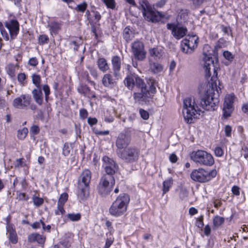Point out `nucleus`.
Masks as SVG:
<instances>
[{
    "instance_id": "obj_53",
    "label": "nucleus",
    "mask_w": 248,
    "mask_h": 248,
    "mask_svg": "<svg viewBox=\"0 0 248 248\" xmlns=\"http://www.w3.org/2000/svg\"><path fill=\"white\" fill-rule=\"evenodd\" d=\"M70 246V245L68 243L63 242L57 245H55L53 248H69Z\"/></svg>"
},
{
    "instance_id": "obj_16",
    "label": "nucleus",
    "mask_w": 248,
    "mask_h": 248,
    "mask_svg": "<svg viewBox=\"0 0 248 248\" xmlns=\"http://www.w3.org/2000/svg\"><path fill=\"white\" fill-rule=\"evenodd\" d=\"M31 97L29 95L22 94L14 100L13 106L19 109H27L30 105Z\"/></svg>"
},
{
    "instance_id": "obj_62",
    "label": "nucleus",
    "mask_w": 248,
    "mask_h": 248,
    "mask_svg": "<svg viewBox=\"0 0 248 248\" xmlns=\"http://www.w3.org/2000/svg\"><path fill=\"white\" fill-rule=\"evenodd\" d=\"M150 90L152 92V93H155V80L154 79H150Z\"/></svg>"
},
{
    "instance_id": "obj_50",
    "label": "nucleus",
    "mask_w": 248,
    "mask_h": 248,
    "mask_svg": "<svg viewBox=\"0 0 248 248\" xmlns=\"http://www.w3.org/2000/svg\"><path fill=\"white\" fill-rule=\"evenodd\" d=\"M78 90L80 93L86 95L90 91L89 88L86 86H81L78 88Z\"/></svg>"
},
{
    "instance_id": "obj_41",
    "label": "nucleus",
    "mask_w": 248,
    "mask_h": 248,
    "mask_svg": "<svg viewBox=\"0 0 248 248\" xmlns=\"http://www.w3.org/2000/svg\"><path fill=\"white\" fill-rule=\"evenodd\" d=\"M87 7V4L86 2H83L81 4H78L76 7L75 9L80 12H84Z\"/></svg>"
},
{
    "instance_id": "obj_52",
    "label": "nucleus",
    "mask_w": 248,
    "mask_h": 248,
    "mask_svg": "<svg viewBox=\"0 0 248 248\" xmlns=\"http://www.w3.org/2000/svg\"><path fill=\"white\" fill-rule=\"evenodd\" d=\"M88 112L85 108H81L79 110V116L81 119L85 120L87 118Z\"/></svg>"
},
{
    "instance_id": "obj_51",
    "label": "nucleus",
    "mask_w": 248,
    "mask_h": 248,
    "mask_svg": "<svg viewBox=\"0 0 248 248\" xmlns=\"http://www.w3.org/2000/svg\"><path fill=\"white\" fill-rule=\"evenodd\" d=\"M41 226H45V223L42 220H40L39 221L35 222L31 224V227L34 229L40 228Z\"/></svg>"
},
{
    "instance_id": "obj_23",
    "label": "nucleus",
    "mask_w": 248,
    "mask_h": 248,
    "mask_svg": "<svg viewBox=\"0 0 248 248\" xmlns=\"http://www.w3.org/2000/svg\"><path fill=\"white\" fill-rule=\"evenodd\" d=\"M31 93L35 102L39 106L42 105L44 102V97L41 88H35Z\"/></svg>"
},
{
    "instance_id": "obj_24",
    "label": "nucleus",
    "mask_w": 248,
    "mask_h": 248,
    "mask_svg": "<svg viewBox=\"0 0 248 248\" xmlns=\"http://www.w3.org/2000/svg\"><path fill=\"white\" fill-rule=\"evenodd\" d=\"M28 241L31 243L37 242L39 244H44L46 241V237L39 233H32L29 236Z\"/></svg>"
},
{
    "instance_id": "obj_19",
    "label": "nucleus",
    "mask_w": 248,
    "mask_h": 248,
    "mask_svg": "<svg viewBox=\"0 0 248 248\" xmlns=\"http://www.w3.org/2000/svg\"><path fill=\"white\" fill-rule=\"evenodd\" d=\"M111 63L113 75L116 78H120V70L121 68V60L120 57L114 56L112 57Z\"/></svg>"
},
{
    "instance_id": "obj_56",
    "label": "nucleus",
    "mask_w": 248,
    "mask_h": 248,
    "mask_svg": "<svg viewBox=\"0 0 248 248\" xmlns=\"http://www.w3.org/2000/svg\"><path fill=\"white\" fill-rule=\"evenodd\" d=\"M87 122L91 126H92L97 123L98 120L96 118L89 117L87 120Z\"/></svg>"
},
{
    "instance_id": "obj_55",
    "label": "nucleus",
    "mask_w": 248,
    "mask_h": 248,
    "mask_svg": "<svg viewBox=\"0 0 248 248\" xmlns=\"http://www.w3.org/2000/svg\"><path fill=\"white\" fill-rule=\"evenodd\" d=\"M240 188L237 186H233L232 187L231 191L232 193L235 196H239L240 195Z\"/></svg>"
},
{
    "instance_id": "obj_39",
    "label": "nucleus",
    "mask_w": 248,
    "mask_h": 248,
    "mask_svg": "<svg viewBox=\"0 0 248 248\" xmlns=\"http://www.w3.org/2000/svg\"><path fill=\"white\" fill-rule=\"evenodd\" d=\"M17 199L19 201H28L29 199L28 195L25 193L20 192L17 191L16 192Z\"/></svg>"
},
{
    "instance_id": "obj_10",
    "label": "nucleus",
    "mask_w": 248,
    "mask_h": 248,
    "mask_svg": "<svg viewBox=\"0 0 248 248\" xmlns=\"http://www.w3.org/2000/svg\"><path fill=\"white\" fill-rule=\"evenodd\" d=\"M140 3L143 11V15L146 20L152 22H157L160 20L159 13L152 10L151 5L147 0H142Z\"/></svg>"
},
{
    "instance_id": "obj_9",
    "label": "nucleus",
    "mask_w": 248,
    "mask_h": 248,
    "mask_svg": "<svg viewBox=\"0 0 248 248\" xmlns=\"http://www.w3.org/2000/svg\"><path fill=\"white\" fill-rule=\"evenodd\" d=\"M118 156L126 163H133L139 157V151L134 147H128L116 151Z\"/></svg>"
},
{
    "instance_id": "obj_5",
    "label": "nucleus",
    "mask_w": 248,
    "mask_h": 248,
    "mask_svg": "<svg viewBox=\"0 0 248 248\" xmlns=\"http://www.w3.org/2000/svg\"><path fill=\"white\" fill-rule=\"evenodd\" d=\"M184 108L183 113L186 121L191 123L193 119L197 118L201 110L198 108L194 100L191 97L185 98L183 101Z\"/></svg>"
},
{
    "instance_id": "obj_32",
    "label": "nucleus",
    "mask_w": 248,
    "mask_h": 248,
    "mask_svg": "<svg viewBox=\"0 0 248 248\" xmlns=\"http://www.w3.org/2000/svg\"><path fill=\"white\" fill-rule=\"evenodd\" d=\"M123 37L127 42L132 39L133 37V32L129 27H127L124 29L123 31Z\"/></svg>"
},
{
    "instance_id": "obj_15",
    "label": "nucleus",
    "mask_w": 248,
    "mask_h": 248,
    "mask_svg": "<svg viewBox=\"0 0 248 248\" xmlns=\"http://www.w3.org/2000/svg\"><path fill=\"white\" fill-rule=\"evenodd\" d=\"M131 134L128 130L121 132L117 136L116 140V146L117 148V151L126 148L131 141Z\"/></svg>"
},
{
    "instance_id": "obj_64",
    "label": "nucleus",
    "mask_w": 248,
    "mask_h": 248,
    "mask_svg": "<svg viewBox=\"0 0 248 248\" xmlns=\"http://www.w3.org/2000/svg\"><path fill=\"white\" fill-rule=\"evenodd\" d=\"M242 110L244 113L248 114V103L243 104Z\"/></svg>"
},
{
    "instance_id": "obj_31",
    "label": "nucleus",
    "mask_w": 248,
    "mask_h": 248,
    "mask_svg": "<svg viewBox=\"0 0 248 248\" xmlns=\"http://www.w3.org/2000/svg\"><path fill=\"white\" fill-rule=\"evenodd\" d=\"M32 81L33 84L36 86V88H41V76L39 75L33 74L31 76Z\"/></svg>"
},
{
    "instance_id": "obj_44",
    "label": "nucleus",
    "mask_w": 248,
    "mask_h": 248,
    "mask_svg": "<svg viewBox=\"0 0 248 248\" xmlns=\"http://www.w3.org/2000/svg\"><path fill=\"white\" fill-rule=\"evenodd\" d=\"M26 79V76L23 73H20L17 76V80L20 84L22 85H25Z\"/></svg>"
},
{
    "instance_id": "obj_37",
    "label": "nucleus",
    "mask_w": 248,
    "mask_h": 248,
    "mask_svg": "<svg viewBox=\"0 0 248 248\" xmlns=\"http://www.w3.org/2000/svg\"><path fill=\"white\" fill-rule=\"evenodd\" d=\"M42 90L45 93L46 101L47 102L49 99V95L50 93L49 87L47 84L44 85L42 87Z\"/></svg>"
},
{
    "instance_id": "obj_58",
    "label": "nucleus",
    "mask_w": 248,
    "mask_h": 248,
    "mask_svg": "<svg viewBox=\"0 0 248 248\" xmlns=\"http://www.w3.org/2000/svg\"><path fill=\"white\" fill-rule=\"evenodd\" d=\"M94 133L96 135L98 136L100 135H108L109 133V131L108 130H105V131H98L96 130L94 131Z\"/></svg>"
},
{
    "instance_id": "obj_2",
    "label": "nucleus",
    "mask_w": 248,
    "mask_h": 248,
    "mask_svg": "<svg viewBox=\"0 0 248 248\" xmlns=\"http://www.w3.org/2000/svg\"><path fill=\"white\" fill-rule=\"evenodd\" d=\"M124 84L129 90H132L135 86L140 89V92L134 93L133 97L136 102L144 101L149 97L150 93L146 88V84L137 74H128L124 80Z\"/></svg>"
},
{
    "instance_id": "obj_36",
    "label": "nucleus",
    "mask_w": 248,
    "mask_h": 248,
    "mask_svg": "<svg viewBox=\"0 0 248 248\" xmlns=\"http://www.w3.org/2000/svg\"><path fill=\"white\" fill-rule=\"evenodd\" d=\"M32 201L34 204L37 207L40 206L44 203V199L36 196H33Z\"/></svg>"
},
{
    "instance_id": "obj_61",
    "label": "nucleus",
    "mask_w": 248,
    "mask_h": 248,
    "mask_svg": "<svg viewBox=\"0 0 248 248\" xmlns=\"http://www.w3.org/2000/svg\"><path fill=\"white\" fill-rule=\"evenodd\" d=\"M7 74L11 77H14L15 76V70L12 68L9 67L7 69Z\"/></svg>"
},
{
    "instance_id": "obj_6",
    "label": "nucleus",
    "mask_w": 248,
    "mask_h": 248,
    "mask_svg": "<svg viewBox=\"0 0 248 248\" xmlns=\"http://www.w3.org/2000/svg\"><path fill=\"white\" fill-rule=\"evenodd\" d=\"M190 158L195 164L201 166L211 167L215 163L213 156L202 150L192 151L190 154Z\"/></svg>"
},
{
    "instance_id": "obj_59",
    "label": "nucleus",
    "mask_w": 248,
    "mask_h": 248,
    "mask_svg": "<svg viewBox=\"0 0 248 248\" xmlns=\"http://www.w3.org/2000/svg\"><path fill=\"white\" fill-rule=\"evenodd\" d=\"M224 57L227 60H230L232 59V56L231 52L226 51L223 53Z\"/></svg>"
},
{
    "instance_id": "obj_20",
    "label": "nucleus",
    "mask_w": 248,
    "mask_h": 248,
    "mask_svg": "<svg viewBox=\"0 0 248 248\" xmlns=\"http://www.w3.org/2000/svg\"><path fill=\"white\" fill-rule=\"evenodd\" d=\"M7 234H8L9 239L12 244H15L17 243L18 238L15 230L13 228V225L7 222L6 226Z\"/></svg>"
},
{
    "instance_id": "obj_28",
    "label": "nucleus",
    "mask_w": 248,
    "mask_h": 248,
    "mask_svg": "<svg viewBox=\"0 0 248 248\" xmlns=\"http://www.w3.org/2000/svg\"><path fill=\"white\" fill-rule=\"evenodd\" d=\"M150 55L156 59H160L163 54V51L158 47H154L149 50Z\"/></svg>"
},
{
    "instance_id": "obj_13",
    "label": "nucleus",
    "mask_w": 248,
    "mask_h": 248,
    "mask_svg": "<svg viewBox=\"0 0 248 248\" xmlns=\"http://www.w3.org/2000/svg\"><path fill=\"white\" fill-rule=\"evenodd\" d=\"M167 28L171 31L173 36L177 40L184 37L187 32V28L178 23H168Z\"/></svg>"
},
{
    "instance_id": "obj_3",
    "label": "nucleus",
    "mask_w": 248,
    "mask_h": 248,
    "mask_svg": "<svg viewBox=\"0 0 248 248\" xmlns=\"http://www.w3.org/2000/svg\"><path fill=\"white\" fill-rule=\"evenodd\" d=\"M130 200L126 193L120 194L113 202L109 208V213L113 217H119L125 214Z\"/></svg>"
},
{
    "instance_id": "obj_21",
    "label": "nucleus",
    "mask_w": 248,
    "mask_h": 248,
    "mask_svg": "<svg viewBox=\"0 0 248 248\" xmlns=\"http://www.w3.org/2000/svg\"><path fill=\"white\" fill-rule=\"evenodd\" d=\"M118 79L115 77L113 78L112 75L110 74H106L102 78V84L105 87H111L116 84L117 80Z\"/></svg>"
},
{
    "instance_id": "obj_26",
    "label": "nucleus",
    "mask_w": 248,
    "mask_h": 248,
    "mask_svg": "<svg viewBox=\"0 0 248 248\" xmlns=\"http://www.w3.org/2000/svg\"><path fill=\"white\" fill-rule=\"evenodd\" d=\"M150 69L154 74L158 73L163 69V66L159 63L152 62L150 63Z\"/></svg>"
},
{
    "instance_id": "obj_27",
    "label": "nucleus",
    "mask_w": 248,
    "mask_h": 248,
    "mask_svg": "<svg viewBox=\"0 0 248 248\" xmlns=\"http://www.w3.org/2000/svg\"><path fill=\"white\" fill-rule=\"evenodd\" d=\"M93 15L91 16V19H89V23L91 25L93 24H97L101 18V16L100 13L96 11H92Z\"/></svg>"
},
{
    "instance_id": "obj_45",
    "label": "nucleus",
    "mask_w": 248,
    "mask_h": 248,
    "mask_svg": "<svg viewBox=\"0 0 248 248\" xmlns=\"http://www.w3.org/2000/svg\"><path fill=\"white\" fill-rule=\"evenodd\" d=\"M24 160V159L23 158L17 159L15 167L17 168H19L25 166L26 164Z\"/></svg>"
},
{
    "instance_id": "obj_8",
    "label": "nucleus",
    "mask_w": 248,
    "mask_h": 248,
    "mask_svg": "<svg viewBox=\"0 0 248 248\" xmlns=\"http://www.w3.org/2000/svg\"><path fill=\"white\" fill-rule=\"evenodd\" d=\"M115 183L113 176L104 175L101 178L97 186L99 194L103 197L108 195L112 190Z\"/></svg>"
},
{
    "instance_id": "obj_22",
    "label": "nucleus",
    "mask_w": 248,
    "mask_h": 248,
    "mask_svg": "<svg viewBox=\"0 0 248 248\" xmlns=\"http://www.w3.org/2000/svg\"><path fill=\"white\" fill-rule=\"evenodd\" d=\"M62 24L61 22L56 21H51L48 23L47 27L49 28L50 33L51 35H56L62 30Z\"/></svg>"
},
{
    "instance_id": "obj_12",
    "label": "nucleus",
    "mask_w": 248,
    "mask_h": 248,
    "mask_svg": "<svg viewBox=\"0 0 248 248\" xmlns=\"http://www.w3.org/2000/svg\"><path fill=\"white\" fill-rule=\"evenodd\" d=\"M131 51L136 60L142 61L146 56V51L143 43L140 41H135L131 45Z\"/></svg>"
},
{
    "instance_id": "obj_17",
    "label": "nucleus",
    "mask_w": 248,
    "mask_h": 248,
    "mask_svg": "<svg viewBox=\"0 0 248 248\" xmlns=\"http://www.w3.org/2000/svg\"><path fill=\"white\" fill-rule=\"evenodd\" d=\"M105 165V170L107 175H112L118 170V166L112 159L108 156H104L102 158Z\"/></svg>"
},
{
    "instance_id": "obj_40",
    "label": "nucleus",
    "mask_w": 248,
    "mask_h": 248,
    "mask_svg": "<svg viewBox=\"0 0 248 248\" xmlns=\"http://www.w3.org/2000/svg\"><path fill=\"white\" fill-rule=\"evenodd\" d=\"M104 3L108 8L114 9L115 8L116 3L115 0H103Z\"/></svg>"
},
{
    "instance_id": "obj_42",
    "label": "nucleus",
    "mask_w": 248,
    "mask_h": 248,
    "mask_svg": "<svg viewBox=\"0 0 248 248\" xmlns=\"http://www.w3.org/2000/svg\"><path fill=\"white\" fill-rule=\"evenodd\" d=\"M214 152L215 154V155L217 157H221L224 155V150L223 149L219 147V146H216L214 150Z\"/></svg>"
},
{
    "instance_id": "obj_49",
    "label": "nucleus",
    "mask_w": 248,
    "mask_h": 248,
    "mask_svg": "<svg viewBox=\"0 0 248 248\" xmlns=\"http://www.w3.org/2000/svg\"><path fill=\"white\" fill-rule=\"evenodd\" d=\"M71 152V148L68 143H65L63 148V155L64 156H68Z\"/></svg>"
},
{
    "instance_id": "obj_7",
    "label": "nucleus",
    "mask_w": 248,
    "mask_h": 248,
    "mask_svg": "<svg viewBox=\"0 0 248 248\" xmlns=\"http://www.w3.org/2000/svg\"><path fill=\"white\" fill-rule=\"evenodd\" d=\"M217 174V170L215 169L209 170L200 168L192 171L190 177L194 181L204 183L210 181Z\"/></svg>"
},
{
    "instance_id": "obj_60",
    "label": "nucleus",
    "mask_w": 248,
    "mask_h": 248,
    "mask_svg": "<svg viewBox=\"0 0 248 248\" xmlns=\"http://www.w3.org/2000/svg\"><path fill=\"white\" fill-rule=\"evenodd\" d=\"M211 228L209 225H207L204 228V233L206 236H209L211 233Z\"/></svg>"
},
{
    "instance_id": "obj_57",
    "label": "nucleus",
    "mask_w": 248,
    "mask_h": 248,
    "mask_svg": "<svg viewBox=\"0 0 248 248\" xmlns=\"http://www.w3.org/2000/svg\"><path fill=\"white\" fill-rule=\"evenodd\" d=\"M232 127L231 126L228 125L225 127V133L226 137H231L232 133Z\"/></svg>"
},
{
    "instance_id": "obj_18",
    "label": "nucleus",
    "mask_w": 248,
    "mask_h": 248,
    "mask_svg": "<svg viewBox=\"0 0 248 248\" xmlns=\"http://www.w3.org/2000/svg\"><path fill=\"white\" fill-rule=\"evenodd\" d=\"M5 26L9 31L11 39H15L19 31L18 22L16 20H11L9 22H6Z\"/></svg>"
},
{
    "instance_id": "obj_38",
    "label": "nucleus",
    "mask_w": 248,
    "mask_h": 248,
    "mask_svg": "<svg viewBox=\"0 0 248 248\" xmlns=\"http://www.w3.org/2000/svg\"><path fill=\"white\" fill-rule=\"evenodd\" d=\"M64 204L62 203H57V209L55 210V213L57 215H63L65 211L63 208Z\"/></svg>"
},
{
    "instance_id": "obj_63",
    "label": "nucleus",
    "mask_w": 248,
    "mask_h": 248,
    "mask_svg": "<svg viewBox=\"0 0 248 248\" xmlns=\"http://www.w3.org/2000/svg\"><path fill=\"white\" fill-rule=\"evenodd\" d=\"M170 160L172 163H175L177 161V157L174 154H172L170 156Z\"/></svg>"
},
{
    "instance_id": "obj_30",
    "label": "nucleus",
    "mask_w": 248,
    "mask_h": 248,
    "mask_svg": "<svg viewBox=\"0 0 248 248\" xmlns=\"http://www.w3.org/2000/svg\"><path fill=\"white\" fill-rule=\"evenodd\" d=\"M225 219L223 217L216 216L213 219V227L215 229L218 228L224 222Z\"/></svg>"
},
{
    "instance_id": "obj_48",
    "label": "nucleus",
    "mask_w": 248,
    "mask_h": 248,
    "mask_svg": "<svg viewBox=\"0 0 248 248\" xmlns=\"http://www.w3.org/2000/svg\"><path fill=\"white\" fill-rule=\"evenodd\" d=\"M139 112H140L141 117L143 119H144L145 120H147L149 119V114L147 111L143 109L140 108L139 110Z\"/></svg>"
},
{
    "instance_id": "obj_4",
    "label": "nucleus",
    "mask_w": 248,
    "mask_h": 248,
    "mask_svg": "<svg viewBox=\"0 0 248 248\" xmlns=\"http://www.w3.org/2000/svg\"><path fill=\"white\" fill-rule=\"evenodd\" d=\"M91 177V171L88 169H85L78 178L77 196L80 200L85 201L89 196Z\"/></svg>"
},
{
    "instance_id": "obj_14",
    "label": "nucleus",
    "mask_w": 248,
    "mask_h": 248,
    "mask_svg": "<svg viewBox=\"0 0 248 248\" xmlns=\"http://www.w3.org/2000/svg\"><path fill=\"white\" fill-rule=\"evenodd\" d=\"M235 99V95L233 93L226 94L223 103V117L227 119L231 116L233 111V103Z\"/></svg>"
},
{
    "instance_id": "obj_35",
    "label": "nucleus",
    "mask_w": 248,
    "mask_h": 248,
    "mask_svg": "<svg viewBox=\"0 0 248 248\" xmlns=\"http://www.w3.org/2000/svg\"><path fill=\"white\" fill-rule=\"evenodd\" d=\"M38 44L40 45H44L48 43L49 41V37L46 34H41L38 37Z\"/></svg>"
},
{
    "instance_id": "obj_34",
    "label": "nucleus",
    "mask_w": 248,
    "mask_h": 248,
    "mask_svg": "<svg viewBox=\"0 0 248 248\" xmlns=\"http://www.w3.org/2000/svg\"><path fill=\"white\" fill-rule=\"evenodd\" d=\"M81 215L80 213H69L67 215V218L72 221H78L80 220Z\"/></svg>"
},
{
    "instance_id": "obj_29",
    "label": "nucleus",
    "mask_w": 248,
    "mask_h": 248,
    "mask_svg": "<svg viewBox=\"0 0 248 248\" xmlns=\"http://www.w3.org/2000/svg\"><path fill=\"white\" fill-rule=\"evenodd\" d=\"M173 184V179L172 178H170L165 180L163 183V194L168 192L170 188L171 187Z\"/></svg>"
},
{
    "instance_id": "obj_1",
    "label": "nucleus",
    "mask_w": 248,
    "mask_h": 248,
    "mask_svg": "<svg viewBox=\"0 0 248 248\" xmlns=\"http://www.w3.org/2000/svg\"><path fill=\"white\" fill-rule=\"evenodd\" d=\"M202 58L203 67L205 69V77L207 80L210 78L211 83L207 85L204 92L201 95V105L206 110H214L219 103L217 98L214 97L215 88L217 86V68L215 66L212 57L210 55L203 53Z\"/></svg>"
},
{
    "instance_id": "obj_25",
    "label": "nucleus",
    "mask_w": 248,
    "mask_h": 248,
    "mask_svg": "<svg viewBox=\"0 0 248 248\" xmlns=\"http://www.w3.org/2000/svg\"><path fill=\"white\" fill-rule=\"evenodd\" d=\"M99 69L103 73L106 72L109 69V66L107 61L104 58H100L97 62Z\"/></svg>"
},
{
    "instance_id": "obj_54",
    "label": "nucleus",
    "mask_w": 248,
    "mask_h": 248,
    "mask_svg": "<svg viewBox=\"0 0 248 248\" xmlns=\"http://www.w3.org/2000/svg\"><path fill=\"white\" fill-rule=\"evenodd\" d=\"M40 132V128L38 126L34 125L31 127L30 133L33 135L38 134Z\"/></svg>"
},
{
    "instance_id": "obj_47",
    "label": "nucleus",
    "mask_w": 248,
    "mask_h": 248,
    "mask_svg": "<svg viewBox=\"0 0 248 248\" xmlns=\"http://www.w3.org/2000/svg\"><path fill=\"white\" fill-rule=\"evenodd\" d=\"M38 60L36 57H32L31 58L28 62V64L30 66H32L33 67H36L38 64Z\"/></svg>"
},
{
    "instance_id": "obj_43",
    "label": "nucleus",
    "mask_w": 248,
    "mask_h": 248,
    "mask_svg": "<svg viewBox=\"0 0 248 248\" xmlns=\"http://www.w3.org/2000/svg\"><path fill=\"white\" fill-rule=\"evenodd\" d=\"M68 195L67 193L62 194L59 199L58 203L64 204L68 200Z\"/></svg>"
},
{
    "instance_id": "obj_33",
    "label": "nucleus",
    "mask_w": 248,
    "mask_h": 248,
    "mask_svg": "<svg viewBox=\"0 0 248 248\" xmlns=\"http://www.w3.org/2000/svg\"><path fill=\"white\" fill-rule=\"evenodd\" d=\"M28 133V129L26 127H24L19 129L17 131V138L20 140H24Z\"/></svg>"
},
{
    "instance_id": "obj_11",
    "label": "nucleus",
    "mask_w": 248,
    "mask_h": 248,
    "mask_svg": "<svg viewBox=\"0 0 248 248\" xmlns=\"http://www.w3.org/2000/svg\"><path fill=\"white\" fill-rule=\"evenodd\" d=\"M199 43V37L196 35H188L183 40L181 44V49L184 53L191 54L197 48Z\"/></svg>"
},
{
    "instance_id": "obj_46",
    "label": "nucleus",
    "mask_w": 248,
    "mask_h": 248,
    "mask_svg": "<svg viewBox=\"0 0 248 248\" xmlns=\"http://www.w3.org/2000/svg\"><path fill=\"white\" fill-rule=\"evenodd\" d=\"M196 226L200 229H202L203 227V216L202 215H201L199 217L197 218Z\"/></svg>"
}]
</instances>
